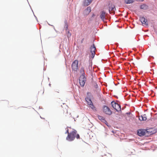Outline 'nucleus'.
Wrapping results in <instances>:
<instances>
[{"label":"nucleus","mask_w":157,"mask_h":157,"mask_svg":"<svg viewBox=\"0 0 157 157\" xmlns=\"http://www.w3.org/2000/svg\"><path fill=\"white\" fill-rule=\"evenodd\" d=\"M75 137L77 139H80L79 135L77 134V131L73 129L70 133H68L66 139L68 141H71L75 140Z\"/></svg>","instance_id":"nucleus-1"},{"label":"nucleus","mask_w":157,"mask_h":157,"mask_svg":"<svg viewBox=\"0 0 157 157\" xmlns=\"http://www.w3.org/2000/svg\"><path fill=\"white\" fill-rule=\"evenodd\" d=\"M78 60H75L72 63L71 67L72 70L77 71L78 68Z\"/></svg>","instance_id":"nucleus-2"},{"label":"nucleus","mask_w":157,"mask_h":157,"mask_svg":"<svg viewBox=\"0 0 157 157\" xmlns=\"http://www.w3.org/2000/svg\"><path fill=\"white\" fill-rule=\"evenodd\" d=\"M111 104L113 107L117 111L119 112L121 111V106L119 104L114 101H112Z\"/></svg>","instance_id":"nucleus-3"},{"label":"nucleus","mask_w":157,"mask_h":157,"mask_svg":"<svg viewBox=\"0 0 157 157\" xmlns=\"http://www.w3.org/2000/svg\"><path fill=\"white\" fill-rule=\"evenodd\" d=\"M86 81V78L84 75H81L79 79V81L80 85L82 86H83L84 85Z\"/></svg>","instance_id":"nucleus-4"},{"label":"nucleus","mask_w":157,"mask_h":157,"mask_svg":"<svg viewBox=\"0 0 157 157\" xmlns=\"http://www.w3.org/2000/svg\"><path fill=\"white\" fill-rule=\"evenodd\" d=\"M103 112L105 113L108 115L112 114V111L107 106H104L103 108Z\"/></svg>","instance_id":"nucleus-5"},{"label":"nucleus","mask_w":157,"mask_h":157,"mask_svg":"<svg viewBox=\"0 0 157 157\" xmlns=\"http://www.w3.org/2000/svg\"><path fill=\"white\" fill-rule=\"evenodd\" d=\"M140 21L144 26H147L148 23L147 19H146L144 17H140Z\"/></svg>","instance_id":"nucleus-6"},{"label":"nucleus","mask_w":157,"mask_h":157,"mask_svg":"<svg viewBox=\"0 0 157 157\" xmlns=\"http://www.w3.org/2000/svg\"><path fill=\"white\" fill-rule=\"evenodd\" d=\"M86 99L87 102L88 104L89 105L90 107H91L93 109H94L95 107L94 105L91 100L88 98H86Z\"/></svg>","instance_id":"nucleus-7"},{"label":"nucleus","mask_w":157,"mask_h":157,"mask_svg":"<svg viewBox=\"0 0 157 157\" xmlns=\"http://www.w3.org/2000/svg\"><path fill=\"white\" fill-rule=\"evenodd\" d=\"M107 14L104 11H101L100 13V17L101 19L103 21L106 19V16Z\"/></svg>","instance_id":"nucleus-8"},{"label":"nucleus","mask_w":157,"mask_h":157,"mask_svg":"<svg viewBox=\"0 0 157 157\" xmlns=\"http://www.w3.org/2000/svg\"><path fill=\"white\" fill-rule=\"evenodd\" d=\"M90 52L92 53V57L93 58L95 54V51L96 50V48L94 44L93 46H92L90 47Z\"/></svg>","instance_id":"nucleus-9"},{"label":"nucleus","mask_w":157,"mask_h":157,"mask_svg":"<svg viewBox=\"0 0 157 157\" xmlns=\"http://www.w3.org/2000/svg\"><path fill=\"white\" fill-rule=\"evenodd\" d=\"M146 130L144 129H140L138 131V134L140 136H142L145 135Z\"/></svg>","instance_id":"nucleus-10"},{"label":"nucleus","mask_w":157,"mask_h":157,"mask_svg":"<svg viewBox=\"0 0 157 157\" xmlns=\"http://www.w3.org/2000/svg\"><path fill=\"white\" fill-rule=\"evenodd\" d=\"M93 0H84L83 2V5L87 6L89 5L92 2Z\"/></svg>","instance_id":"nucleus-11"},{"label":"nucleus","mask_w":157,"mask_h":157,"mask_svg":"<svg viewBox=\"0 0 157 157\" xmlns=\"http://www.w3.org/2000/svg\"><path fill=\"white\" fill-rule=\"evenodd\" d=\"M91 8L90 6L88 7L85 10V13L86 15H88L91 11Z\"/></svg>","instance_id":"nucleus-12"},{"label":"nucleus","mask_w":157,"mask_h":157,"mask_svg":"<svg viewBox=\"0 0 157 157\" xmlns=\"http://www.w3.org/2000/svg\"><path fill=\"white\" fill-rule=\"evenodd\" d=\"M147 119V116L146 114H144L142 116H141L139 117V119L141 121H146Z\"/></svg>","instance_id":"nucleus-13"},{"label":"nucleus","mask_w":157,"mask_h":157,"mask_svg":"<svg viewBox=\"0 0 157 157\" xmlns=\"http://www.w3.org/2000/svg\"><path fill=\"white\" fill-rule=\"evenodd\" d=\"M98 119L100 120L102 122H103L104 123H105V124H106V123H107V121L105 120L104 118L98 115Z\"/></svg>","instance_id":"nucleus-14"},{"label":"nucleus","mask_w":157,"mask_h":157,"mask_svg":"<svg viewBox=\"0 0 157 157\" xmlns=\"http://www.w3.org/2000/svg\"><path fill=\"white\" fill-rule=\"evenodd\" d=\"M148 7V6L145 4L142 5L140 6V9L144 10H147V9Z\"/></svg>","instance_id":"nucleus-15"},{"label":"nucleus","mask_w":157,"mask_h":157,"mask_svg":"<svg viewBox=\"0 0 157 157\" xmlns=\"http://www.w3.org/2000/svg\"><path fill=\"white\" fill-rule=\"evenodd\" d=\"M135 1V0H124L125 3L127 4L132 3Z\"/></svg>","instance_id":"nucleus-16"},{"label":"nucleus","mask_w":157,"mask_h":157,"mask_svg":"<svg viewBox=\"0 0 157 157\" xmlns=\"http://www.w3.org/2000/svg\"><path fill=\"white\" fill-rule=\"evenodd\" d=\"M84 69L83 67H82L81 68L80 71V73L82 74V75H85Z\"/></svg>","instance_id":"nucleus-17"},{"label":"nucleus","mask_w":157,"mask_h":157,"mask_svg":"<svg viewBox=\"0 0 157 157\" xmlns=\"http://www.w3.org/2000/svg\"><path fill=\"white\" fill-rule=\"evenodd\" d=\"M115 9V6H113L111 7H109V11H110V10L114 11Z\"/></svg>","instance_id":"nucleus-18"},{"label":"nucleus","mask_w":157,"mask_h":157,"mask_svg":"<svg viewBox=\"0 0 157 157\" xmlns=\"http://www.w3.org/2000/svg\"><path fill=\"white\" fill-rule=\"evenodd\" d=\"M102 157H111V156L109 154H108L107 155H106L102 156Z\"/></svg>","instance_id":"nucleus-19"},{"label":"nucleus","mask_w":157,"mask_h":157,"mask_svg":"<svg viewBox=\"0 0 157 157\" xmlns=\"http://www.w3.org/2000/svg\"><path fill=\"white\" fill-rule=\"evenodd\" d=\"M66 30L67 31H67H68V33H69V31L68 30V26L67 25H66Z\"/></svg>","instance_id":"nucleus-20"},{"label":"nucleus","mask_w":157,"mask_h":157,"mask_svg":"<svg viewBox=\"0 0 157 157\" xmlns=\"http://www.w3.org/2000/svg\"><path fill=\"white\" fill-rule=\"evenodd\" d=\"M96 88H98V86L96 83L95 84V85L94 86Z\"/></svg>","instance_id":"nucleus-21"},{"label":"nucleus","mask_w":157,"mask_h":157,"mask_svg":"<svg viewBox=\"0 0 157 157\" xmlns=\"http://www.w3.org/2000/svg\"><path fill=\"white\" fill-rule=\"evenodd\" d=\"M65 133V134L67 133L68 135V133H70V132H69L68 129H67V130L66 132Z\"/></svg>","instance_id":"nucleus-22"},{"label":"nucleus","mask_w":157,"mask_h":157,"mask_svg":"<svg viewBox=\"0 0 157 157\" xmlns=\"http://www.w3.org/2000/svg\"><path fill=\"white\" fill-rule=\"evenodd\" d=\"M84 39L83 38L81 40V43H83V41L84 40Z\"/></svg>","instance_id":"nucleus-23"},{"label":"nucleus","mask_w":157,"mask_h":157,"mask_svg":"<svg viewBox=\"0 0 157 157\" xmlns=\"http://www.w3.org/2000/svg\"><path fill=\"white\" fill-rule=\"evenodd\" d=\"M95 16V14L94 13H93V14L92 16V17H94Z\"/></svg>","instance_id":"nucleus-24"},{"label":"nucleus","mask_w":157,"mask_h":157,"mask_svg":"<svg viewBox=\"0 0 157 157\" xmlns=\"http://www.w3.org/2000/svg\"><path fill=\"white\" fill-rule=\"evenodd\" d=\"M107 124H108V123H106V124L108 126V125H107Z\"/></svg>","instance_id":"nucleus-25"},{"label":"nucleus","mask_w":157,"mask_h":157,"mask_svg":"<svg viewBox=\"0 0 157 157\" xmlns=\"http://www.w3.org/2000/svg\"><path fill=\"white\" fill-rule=\"evenodd\" d=\"M112 132L113 133L114 132L113 131H112Z\"/></svg>","instance_id":"nucleus-26"},{"label":"nucleus","mask_w":157,"mask_h":157,"mask_svg":"<svg viewBox=\"0 0 157 157\" xmlns=\"http://www.w3.org/2000/svg\"><path fill=\"white\" fill-rule=\"evenodd\" d=\"M66 112H67V110L66 111Z\"/></svg>","instance_id":"nucleus-27"}]
</instances>
